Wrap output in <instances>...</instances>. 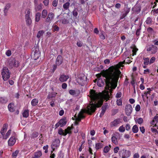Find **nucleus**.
Instances as JSON below:
<instances>
[{
	"label": "nucleus",
	"mask_w": 158,
	"mask_h": 158,
	"mask_svg": "<svg viewBox=\"0 0 158 158\" xmlns=\"http://www.w3.org/2000/svg\"><path fill=\"white\" fill-rule=\"evenodd\" d=\"M121 73V72L113 66L110 67L108 70L102 72V75L105 78V79L104 81L101 79H98L97 85L99 87H102L105 82L106 90L102 93H99L94 90H91L89 92V97L91 101L90 104H93L95 105L96 108L102 105L103 100L107 101L110 98L109 94L111 93L113 89L116 87L118 81Z\"/></svg>",
	"instance_id": "1"
},
{
	"label": "nucleus",
	"mask_w": 158,
	"mask_h": 158,
	"mask_svg": "<svg viewBox=\"0 0 158 158\" xmlns=\"http://www.w3.org/2000/svg\"><path fill=\"white\" fill-rule=\"evenodd\" d=\"M95 106V105L93 104H89L87 106V109L81 110L78 114L77 117H76V121L75 122V124L76 125H78V122L80 121L82 118H85L83 113L87 112L90 114H91L92 113L94 112L96 110Z\"/></svg>",
	"instance_id": "2"
},
{
	"label": "nucleus",
	"mask_w": 158,
	"mask_h": 158,
	"mask_svg": "<svg viewBox=\"0 0 158 158\" xmlns=\"http://www.w3.org/2000/svg\"><path fill=\"white\" fill-rule=\"evenodd\" d=\"M123 58L124 60L123 61L119 62L118 64H117L115 66H113L118 70L120 72V70L119 69V68H120L121 67H123L124 65L123 64H129L131 61L130 60L129 57H127L126 58V56L125 55H123Z\"/></svg>",
	"instance_id": "3"
},
{
	"label": "nucleus",
	"mask_w": 158,
	"mask_h": 158,
	"mask_svg": "<svg viewBox=\"0 0 158 158\" xmlns=\"http://www.w3.org/2000/svg\"><path fill=\"white\" fill-rule=\"evenodd\" d=\"M1 74L3 80L4 81H6L10 78V73L7 68L4 67L2 70Z\"/></svg>",
	"instance_id": "4"
},
{
	"label": "nucleus",
	"mask_w": 158,
	"mask_h": 158,
	"mask_svg": "<svg viewBox=\"0 0 158 158\" xmlns=\"http://www.w3.org/2000/svg\"><path fill=\"white\" fill-rule=\"evenodd\" d=\"M87 77L83 73L79 74L77 79V83L81 85H83L86 82Z\"/></svg>",
	"instance_id": "5"
},
{
	"label": "nucleus",
	"mask_w": 158,
	"mask_h": 158,
	"mask_svg": "<svg viewBox=\"0 0 158 158\" xmlns=\"http://www.w3.org/2000/svg\"><path fill=\"white\" fill-rule=\"evenodd\" d=\"M119 154L122 158H127L130 156V153L129 151L123 149L119 152Z\"/></svg>",
	"instance_id": "6"
},
{
	"label": "nucleus",
	"mask_w": 158,
	"mask_h": 158,
	"mask_svg": "<svg viewBox=\"0 0 158 158\" xmlns=\"http://www.w3.org/2000/svg\"><path fill=\"white\" fill-rule=\"evenodd\" d=\"M54 16L55 15L53 13H49L45 19V22L47 23H51L54 18Z\"/></svg>",
	"instance_id": "7"
},
{
	"label": "nucleus",
	"mask_w": 158,
	"mask_h": 158,
	"mask_svg": "<svg viewBox=\"0 0 158 158\" xmlns=\"http://www.w3.org/2000/svg\"><path fill=\"white\" fill-rule=\"evenodd\" d=\"M132 106L131 105H127L125 109L126 115L127 116H130L132 112Z\"/></svg>",
	"instance_id": "8"
},
{
	"label": "nucleus",
	"mask_w": 158,
	"mask_h": 158,
	"mask_svg": "<svg viewBox=\"0 0 158 158\" xmlns=\"http://www.w3.org/2000/svg\"><path fill=\"white\" fill-rule=\"evenodd\" d=\"M157 50V47L153 45H150L148 48L147 49V51H151L152 54L156 53Z\"/></svg>",
	"instance_id": "9"
},
{
	"label": "nucleus",
	"mask_w": 158,
	"mask_h": 158,
	"mask_svg": "<svg viewBox=\"0 0 158 158\" xmlns=\"http://www.w3.org/2000/svg\"><path fill=\"white\" fill-rule=\"evenodd\" d=\"M30 11L28 10L27 11V14L25 16V18L27 24L28 25H30L31 23V20L29 16Z\"/></svg>",
	"instance_id": "10"
},
{
	"label": "nucleus",
	"mask_w": 158,
	"mask_h": 158,
	"mask_svg": "<svg viewBox=\"0 0 158 158\" xmlns=\"http://www.w3.org/2000/svg\"><path fill=\"white\" fill-rule=\"evenodd\" d=\"M69 93L70 94L72 95L77 96L80 94V91L79 90H74L71 89L69 91Z\"/></svg>",
	"instance_id": "11"
},
{
	"label": "nucleus",
	"mask_w": 158,
	"mask_h": 158,
	"mask_svg": "<svg viewBox=\"0 0 158 158\" xmlns=\"http://www.w3.org/2000/svg\"><path fill=\"white\" fill-rule=\"evenodd\" d=\"M69 78V77L68 75H66L64 74L60 75L59 80L61 82H64L66 81Z\"/></svg>",
	"instance_id": "12"
},
{
	"label": "nucleus",
	"mask_w": 158,
	"mask_h": 158,
	"mask_svg": "<svg viewBox=\"0 0 158 158\" xmlns=\"http://www.w3.org/2000/svg\"><path fill=\"white\" fill-rule=\"evenodd\" d=\"M16 139L15 137H11L8 141V144L9 146L13 145L16 142Z\"/></svg>",
	"instance_id": "13"
},
{
	"label": "nucleus",
	"mask_w": 158,
	"mask_h": 158,
	"mask_svg": "<svg viewBox=\"0 0 158 158\" xmlns=\"http://www.w3.org/2000/svg\"><path fill=\"white\" fill-rule=\"evenodd\" d=\"M63 61V58L62 56L60 55H58L56 59V64L57 65H60Z\"/></svg>",
	"instance_id": "14"
},
{
	"label": "nucleus",
	"mask_w": 158,
	"mask_h": 158,
	"mask_svg": "<svg viewBox=\"0 0 158 158\" xmlns=\"http://www.w3.org/2000/svg\"><path fill=\"white\" fill-rule=\"evenodd\" d=\"M120 122V119H117L114 120L110 123V125L111 127L116 126L119 124Z\"/></svg>",
	"instance_id": "15"
},
{
	"label": "nucleus",
	"mask_w": 158,
	"mask_h": 158,
	"mask_svg": "<svg viewBox=\"0 0 158 158\" xmlns=\"http://www.w3.org/2000/svg\"><path fill=\"white\" fill-rule=\"evenodd\" d=\"M8 127V125L6 124H5L3 125V127L0 131V133L2 135H5V133Z\"/></svg>",
	"instance_id": "16"
},
{
	"label": "nucleus",
	"mask_w": 158,
	"mask_h": 158,
	"mask_svg": "<svg viewBox=\"0 0 158 158\" xmlns=\"http://www.w3.org/2000/svg\"><path fill=\"white\" fill-rule=\"evenodd\" d=\"M60 144V140L58 139H56L53 142L52 144V148L53 147H59Z\"/></svg>",
	"instance_id": "17"
},
{
	"label": "nucleus",
	"mask_w": 158,
	"mask_h": 158,
	"mask_svg": "<svg viewBox=\"0 0 158 158\" xmlns=\"http://www.w3.org/2000/svg\"><path fill=\"white\" fill-rule=\"evenodd\" d=\"M58 133L60 135L65 136L67 135V134L69 133V132L67 131V130H65L64 132L61 128H60L58 130Z\"/></svg>",
	"instance_id": "18"
},
{
	"label": "nucleus",
	"mask_w": 158,
	"mask_h": 158,
	"mask_svg": "<svg viewBox=\"0 0 158 158\" xmlns=\"http://www.w3.org/2000/svg\"><path fill=\"white\" fill-rule=\"evenodd\" d=\"M60 124V125L61 127H63L66 123L67 121L66 120V118L64 117L62 119H61L59 121Z\"/></svg>",
	"instance_id": "19"
},
{
	"label": "nucleus",
	"mask_w": 158,
	"mask_h": 158,
	"mask_svg": "<svg viewBox=\"0 0 158 158\" xmlns=\"http://www.w3.org/2000/svg\"><path fill=\"white\" fill-rule=\"evenodd\" d=\"M158 122V116L156 115L152 121L151 122V123L152 125H154V127L156 126V124Z\"/></svg>",
	"instance_id": "20"
},
{
	"label": "nucleus",
	"mask_w": 158,
	"mask_h": 158,
	"mask_svg": "<svg viewBox=\"0 0 158 158\" xmlns=\"http://www.w3.org/2000/svg\"><path fill=\"white\" fill-rule=\"evenodd\" d=\"M8 107L10 112H13L15 111L14 105L13 103H11L9 104Z\"/></svg>",
	"instance_id": "21"
},
{
	"label": "nucleus",
	"mask_w": 158,
	"mask_h": 158,
	"mask_svg": "<svg viewBox=\"0 0 158 158\" xmlns=\"http://www.w3.org/2000/svg\"><path fill=\"white\" fill-rule=\"evenodd\" d=\"M35 9L36 11H39L42 9V5L41 4L39 5L37 3V4H35Z\"/></svg>",
	"instance_id": "22"
},
{
	"label": "nucleus",
	"mask_w": 158,
	"mask_h": 158,
	"mask_svg": "<svg viewBox=\"0 0 158 158\" xmlns=\"http://www.w3.org/2000/svg\"><path fill=\"white\" fill-rule=\"evenodd\" d=\"M42 155V153L40 151H38L35 152L34 154V156L33 158H39Z\"/></svg>",
	"instance_id": "23"
},
{
	"label": "nucleus",
	"mask_w": 158,
	"mask_h": 158,
	"mask_svg": "<svg viewBox=\"0 0 158 158\" xmlns=\"http://www.w3.org/2000/svg\"><path fill=\"white\" fill-rule=\"evenodd\" d=\"M132 10L134 12L138 13L139 12L140 10V8L139 6H135L132 8Z\"/></svg>",
	"instance_id": "24"
},
{
	"label": "nucleus",
	"mask_w": 158,
	"mask_h": 158,
	"mask_svg": "<svg viewBox=\"0 0 158 158\" xmlns=\"http://www.w3.org/2000/svg\"><path fill=\"white\" fill-rule=\"evenodd\" d=\"M41 13L40 12H37L36 13L35 15V21L36 22H38L40 18Z\"/></svg>",
	"instance_id": "25"
},
{
	"label": "nucleus",
	"mask_w": 158,
	"mask_h": 158,
	"mask_svg": "<svg viewBox=\"0 0 158 158\" xmlns=\"http://www.w3.org/2000/svg\"><path fill=\"white\" fill-rule=\"evenodd\" d=\"M29 115V110H25L23 113V117L27 118Z\"/></svg>",
	"instance_id": "26"
},
{
	"label": "nucleus",
	"mask_w": 158,
	"mask_h": 158,
	"mask_svg": "<svg viewBox=\"0 0 158 158\" xmlns=\"http://www.w3.org/2000/svg\"><path fill=\"white\" fill-rule=\"evenodd\" d=\"M10 7V5L9 4H7L5 6L4 9V13L5 15H6L8 10Z\"/></svg>",
	"instance_id": "27"
},
{
	"label": "nucleus",
	"mask_w": 158,
	"mask_h": 158,
	"mask_svg": "<svg viewBox=\"0 0 158 158\" xmlns=\"http://www.w3.org/2000/svg\"><path fill=\"white\" fill-rule=\"evenodd\" d=\"M48 15V11L47 10L44 9L43 10L42 12V18H45Z\"/></svg>",
	"instance_id": "28"
},
{
	"label": "nucleus",
	"mask_w": 158,
	"mask_h": 158,
	"mask_svg": "<svg viewBox=\"0 0 158 158\" xmlns=\"http://www.w3.org/2000/svg\"><path fill=\"white\" fill-rule=\"evenodd\" d=\"M38 103V100L37 99H34L31 101V105L33 106H35L37 105Z\"/></svg>",
	"instance_id": "29"
},
{
	"label": "nucleus",
	"mask_w": 158,
	"mask_h": 158,
	"mask_svg": "<svg viewBox=\"0 0 158 158\" xmlns=\"http://www.w3.org/2000/svg\"><path fill=\"white\" fill-rule=\"evenodd\" d=\"M57 93L55 92H53L49 94L48 96V98H54L56 95Z\"/></svg>",
	"instance_id": "30"
},
{
	"label": "nucleus",
	"mask_w": 158,
	"mask_h": 158,
	"mask_svg": "<svg viewBox=\"0 0 158 158\" xmlns=\"http://www.w3.org/2000/svg\"><path fill=\"white\" fill-rule=\"evenodd\" d=\"M70 3L69 2H67L64 4L63 7L64 10H66L69 9Z\"/></svg>",
	"instance_id": "31"
},
{
	"label": "nucleus",
	"mask_w": 158,
	"mask_h": 158,
	"mask_svg": "<svg viewBox=\"0 0 158 158\" xmlns=\"http://www.w3.org/2000/svg\"><path fill=\"white\" fill-rule=\"evenodd\" d=\"M44 32V31L43 30L40 31L37 33L36 36L38 38H40L41 36H43Z\"/></svg>",
	"instance_id": "32"
},
{
	"label": "nucleus",
	"mask_w": 158,
	"mask_h": 158,
	"mask_svg": "<svg viewBox=\"0 0 158 158\" xmlns=\"http://www.w3.org/2000/svg\"><path fill=\"white\" fill-rule=\"evenodd\" d=\"M132 131L134 133H137L138 131V128L136 125H134L132 128Z\"/></svg>",
	"instance_id": "33"
},
{
	"label": "nucleus",
	"mask_w": 158,
	"mask_h": 158,
	"mask_svg": "<svg viewBox=\"0 0 158 158\" xmlns=\"http://www.w3.org/2000/svg\"><path fill=\"white\" fill-rule=\"evenodd\" d=\"M7 99L5 97H1L0 98V102L2 103H6L7 102Z\"/></svg>",
	"instance_id": "34"
},
{
	"label": "nucleus",
	"mask_w": 158,
	"mask_h": 158,
	"mask_svg": "<svg viewBox=\"0 0 158 158\" xmlns=\"http://www.w3.org/2000/svg\"><path fill=\"white\" fill-rule=\"evenodd\" d=\"M110 148H111V146L110 145L109 146H106L104 148V150H103L104 152L105 153H107L108 152V151L110 150Z\"/></svg>",
	"instance_id": "35"
},
{
	"label": "nucleus",
	"mask_w": 158,
	"mask_h": 158,
	"mask_svg": "<svg viewBox=\"0 0 158 158\" xmlns=\"http://www.w3.org/2000/svg\"><path fill=\"white\" fill-rule=\"evenodd\" d=\"M102 147V144L101 143H98L96 144V149L97 150L101 148Z\"/></svg>",
	"instance_id": "36"
},
{
	"label": "nucleus",
	"mask_w": 158,
	"mask_h": 158,
	"mask_svg": "<svg viewBox=\"0 0 158 158\" xmlns=\"http://www.w3.org/2000/svg\"><path fill=\"white\" fill-rule=\"evenodd\" d=\"M112 141L115 144H117L118 143L117 139L116 136H113L111 138Z\"/></svg>",
	"instance_id": "37"
},
{
	"label": "nucleus",
	"mask_w": 158,
	"mask_h": 158,
	"mask_svg": "<svg viewBox=\"0 0 158 158\" xmlns=\"http://www.w3.org/2000/svg\"><path fill=\"white\" fill-rule=\"evenodd\" d=\"M33 52L34 53H40L38 47L37 46L35 47L34 48H33Z\"/></svg>",
	"instance_id": "38"
},
{
	"label": "nucleus",
	"mask_w": 158,
	"mask_h": 158,
	"mask_svg": "<svg viewBox=\"0 0 158 158\" xmlns=\"http://www.w3.org/2000/svg\"><path fill=\"white\" fill-rule=\"evenodd\" d=\"M143 63L145 65H147L148 64L149 62V59L148 58H146L143 59Z\"/></svg>",
	"instance_id": "39"
},
{
	"label": "nucleus",
	"mask_w": 158,
	"mask_h": 158,
	"mask_svg": "<svg viewBox=\"0 0 158 158\" xmlns=\"http://www.w3.org/2000/svg\"><path fill=\"white\" fill-rule=\"evenodd\" d=\"M34 59L35 60L38 59L40 56V53H34Z\"/></svg>",
	"instance_id": "40"
},
{
	"label": "nucleus",
	"mask_w": 158,
	"mask_h": 158,
	"mask_svg": "<svg viewBox=\"0 0 158 158\" xmlns=\"http://www.w3.org/2000/svg\"><path fill=\"white\" fill-rule=\"evenodd\" d=\"M52 28L54 31H59V27L57 25H55L52 26Z\"/></svg>",
	"instance_id": "41"
},
{
	"label": "nucleus",
	"mask_w": 158,
	"mask_h": 158,
	"mask_svg": "<svg viewBox=\"0 0 158 158\" xmlns=\"http://www.w3.org/2000/svg\"><path fill=\"white\" fill-rule=\"evenodd\" d=\"M137 122L139 124H141L143 122V119L141 118H139L137 119Z\"/></svg>",
	"instance_id": "42"
},
{
	"label": "nucleus",
	"mask_w": 158,
	"mask_h": 158,
	"mask_svg": "<svg viewBox=\"0 0 158 158\" xmlns=\"http://www.w3.org/2000/svg\"><path fill=\"white\" fill-rule=\"evenodd\" d=\"M152 19L150 17H148L146 21V23L148 24H151L152 23Z\"/></svg>",
	"instance_id": "43"
},
{
	"label": "nucleus",
	"mask_w": 158,
	"mask_h": 158,
	"mask_svg": "<svg viewBox=\"0 0 158 158\" xmlns=\"http://www.w3.org/2000/svg\"><path fill=\"white\" fill-rule=\"evenodd\" d=\"M61 22L63 24H66L69 23L68 20L66 18H63L61 20Z\"/></svg>",
	"instance_id": "44"
},
{
	"label": "nucleus",
	"mask_w": 158,
	"mask_h": 158,
	"mask_svg": "<svg viewBox=\"0 0 158 158\" xmlns=\"http://www.w3.org/2000/svg\"><path fill=\"white\" fill-rule=\"evenodd\" d=\"M19 152V151L18 150H16L12 153V156L13 157L15 158Z\"/></svg>",
	"instance_id": "45"
},
{
	"label": "nucleus",
	"mask_w": 158,
	"mask_h": 158,
	"mask_svg": "<svg viewBox=\"0 0 158 158\" xmlns=\"http://www.w3.org/2000/svg\"><path fill=\"white\" fill-rule=\"evenodd\" d=\"M119 130L120 132H124L125 130V127H124L123 126H122L119 127Z\"/></svg>",
	"instance_id": "46"
},
{
	"label": "nucleus",
	"mask_w": 158,
	"mask_h": 158,
	"mask_svg": "<svg viewBox=\"0 0 158 158\" xmlns=\"http://www.w3.org/2000/svg\"><path fill=\"white\" fill-rule=\"evenodd\" d=\"M150 91H148L147 92H145L144 93V95H142V97L143 98L144 96H145L146 97H147V98H148V96H147V95L148 94H150Z\"/></svg>",
	"instance_id": "47"
},
{
	"label": "nucleus",
	"mask_w": 158,
	"mask_h": 158,
	"mask_svg": "<svg viewBox=\"0 0 158 158\" xmlns=\"http://www.w3.org/2000/svg\"><path fill=\"white\" fill-rule=\"evenodd\" d=\"M58 0H54L53 3L52 5L55 7H56L58 4Z\"/></svg>",
	"instance_id": "48"
},
{
	"label": "nucleus",
	"mask_w": 158,
	"mask_h": 158,
	"mask_svg": "<svg viewBox=\"0 0 158 158\" xmlns=\"http://www.w3.org/2000/svg\"><path fill=\"white\" fill-rule=\"evenodd\" d=\"M83 43L80 41H78L77 43V45L79 47H81L83 45Z\"/></svg>",
	"instance_id": "49"
},
{
	"label": "nucleus",
	"mask_w": 158,
	"mask_h": 158,
	"mask_svg": "<svg viewBox=\"0 0 158 158\" xmlns=\"http://www.w3.org/2000/svg\"><path fill=\"white\" fill-rule=\"evenodd\" d=\"M141 28L140 26H139V28L136 31V35L138 36L140 35V31L141 30Z\"/></svg>",
	"instance_id": "50"
},
{
	"label": "nucleus",
	"mask_w": 158,
	"mask_h": 158,
	"mask_svg": "<svg viewBox=\"0 0 158 158\" xmlns=\"http://www.w3.org/2000/svg\"><path fill=\"white\" fill-rule=\"evenodd\" d=\"M99 37L102 39L104 40L105 39L103 32H102L99 34Z\"/></svg>",
	"instance_id": "51"
},
{
	"label": "nucleus",
	"mask_w": 158,
	"mask_h": 158,
	"mask_svg": "<svg viewBox=\"0 0 158 158\" xmlns=\"http://www.w3.org/2000/svg\"><path fill=\"white\" fill-rule=\"evenodd\" d=\"M38 134L36 132H34L33 133L32 135V137L33 138H35L37 137L38 136Z\"/></svg>",
	"instance_id": "52"
},
{
	"label": "nucleus",
	"mask_w": 158,
	"mask_h": 158,
	"mask_svg": "<svg viewBox=\"0 0 158 158\" xmlns=\"http://www.w3.org/2000/svg\"><path fill=\"white\" fill-rule=\"evenodd\" d=\"M108 106V104L107 103H106L102 107V109L106 110V109L107 108Z\"/></svg>",
	"instance_id": "53"
},
{
	"label": "nucleus",
	"mask_w": 158,
	"mask_h": 158,
	"mask_svg": "<svg viewBox=\"0 0 158 158\" xmlns=\"http://www.w3.org/2000/svg\"><path fill=\"white\" fill-rule=\"evenodd\" d=\"M117 104L118 106H121L122 105V102L121 99H119L117 100Z\"/></svg>",
	"instance_id": "54"
},
{
	"label": "nucleus",
	"mask_w": 158,
	"mask_h": 158,
	"mask_svg": "<svg viewBox=\"0 0 158 158\" xmlns=\"http://www.w3.org/2000/svg\"><path fill=\"white\" fill-rule=\"evenodd\" d=\"M155 60L156 59L154 57H152L151 59L149 61L150 64H151L153 63Z\"/></svg>",
	"instance_id": "55"
},
{
	"label": "nucleus",
	"mask_w": 158,
	"mask_h": 158,
	"mask_svg": "<svg viewBox=\"0 0 158 158\" xmlns=\"http://www.w3.org/2000/svg\"><path fill=\"white\" fill-rule=\"evenodd\" d=\"M140 109V107L139 105H137L135 107V110L136 111H139Z\"/></svg>",
	"instance_id": "56"
},
{
	"label": "nucleus",
	"mask_w": 158,
	"mask_h": 158,
	"mask_svg": "<svg viewBox=\"0 0 158 158\" xmlns=\"http://www.w3.org/2000/svg\"><path fill=\"white\" fill-rule=\"evenodd\" d=\"M43 3L45 6H48L49 3V0H44L43 2Z\"/></svg>",
	"instance_id": "57"
},
{
	"label": "nucleus",
	"mask_w": 158,
	"mask_h": 158,
	"mask_svg": "<svg viewBox=\"0 0 158 158\" xmlns=\"http://www.w3.org/2000/svg\"><path fill=\"white\" fill-rule=\"evenodd\" d=\"M140 130L141 132L143 134L145 132V129L143 127H139Z\"/></svg>",
	"instance_id": "58"
},
{
	"label": "nucleus",
	"mask_w": 158,
	"mask_h": 158,
	"mask_svg": "<svg viewBox=\"0 0 158 158\" xmlns=\"http://www.w3.org/2000/svg\"><path fill=\"white\" fill-rule=\"evenodd\" d=\"M73 15L75 17H76L78 15V13L77 11L76 10H74L73 11Z\"/></svg>",
	"instance_id": "59"
},
{
	"label": "nucleus",
	"mask_w": 158,
	"mask_h": 158,
	"mask_svg": "<svg viewBox=\"0 0 158 158\" xmlns=\"http://www.w3.org/2000/svg\"><path fill=\"white\" fill-rule=\"evenodd\" d=\"M121 96L122 93L121 92H118L117 93L115 97L116 98H118L121 97Z\"/></svg>",
	"instance_id": "60"
},
{
	"label": "nucleus",
	"mask_w": 158,
	"mask_h": 158,
	"mask_svg": "<svg viewBox=\"0 0 158 158\" xmlns=\"http://www.w3.org/2000/svg\"><path fill=\"white\" fill-rule=\"evenodd\" d=\"M119 148L118 147H116L114 148V152L115 153H117L118 152V150H119Z\"/></svg>",
	"instance_id": "61"
},
{
	"label": "nucleus",
	"mask_w": 158,
	"mask_h": 158,
	"mask_svg": "<svg viewBox=\"0 0 158 158\" xmlns=\"http://www.w3.org/2000/svg\"><path fill=\"white\" fill-rule=\"evenodd\" d=\"M6 54L8 56H10L11 54V51L9 50L7 51L6 52Z\"/></svg>",
	"instance_id": "62"
},
{
	"label": "nucleus",
	"mask_w": 158,
	"mask_h": 158,
	"mask_svg": "<svg viewBox=\"0 0 158 158\" xmlns=\"http://www.w3.org/2000/svg\"><path fill=\"white\" fill-rule=\"evenodd\" d=\"M67 86V84L65 83H63L62 85V87L63 89H66Z\"/></svg>",
	"instance_id": "63"
},
{
	"label": "nucleus",
	"mask_w": 158,
	"mask_h": 158,
	"mask_svg": "<svg viewBox=\"0 0 158 158\" xmlns=\"http://www.w3.org/2000/svg\"><path fill=\"white\" fill-rule=\"evenodd\" d=\"M126 129L128 131L130 129V126L129 124H127L126 126Z\"/></svg>",
	"instance_id": "64"
}]
</instances>
